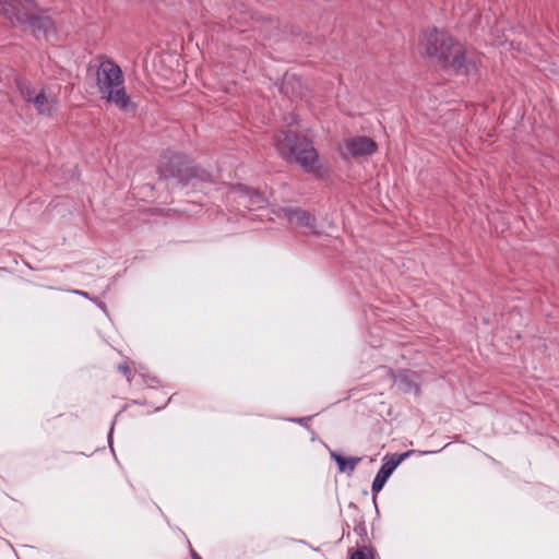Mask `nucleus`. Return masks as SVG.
I'll use <instances>...</instances> for the list:
<instances>
[{
	"label": "nucleus",
	"instance_id": "obj_1",
	"mask_svg": "<svg viewBox=\"0 0 559 559\" xmlns=\"http://www.w3.org/2000/svg\"><path fill=\"white\" fill-rule=\"evenodd\" d=\"M0 10L13 25L31 31L37 39L55 37L52 21L32 0H0Z\"/></svg>",
	"mask_w": 559,
	"mask_h": 559
},
{
	"label": "nucleus",
	"instance_id": "obj_2",
	"mask_svg": "<svg viewBox=\"0 0 559 559\" xmlns=\"http://www.w3.org/2000/svg\"><path fill=\"white\" fill-rule=\"evenodd\" d=\"M419 45L424 53L443 60L456 72L469 71L465 49L461 44L454 43L448 34L437 29L427 31L423 34Z\"/></svg>",
	"mask_w": 559,
	"mask_h": 559
},
{
	"label": "nucleus",
	"instance_id": "obj_3",
	"mask_svg": "<svg viewBox=\"0 0 559 559\" xmlns=\"http://www.w3.org/2000/svg\"><path fill=\"white\" fill-rule=\"evenodd\" d=\"M96 85L100 97L122 111H132L135 105L124 88L121 69L110 60L103 61L96 71Z\"/></svg>",
	"mask_w": 559,
	"mask_h": 559
},
{
	"label": "nucleus",
	"instance_id": "obj_4",
	"mask_svg": "<svg viewBox=\"0 0 559 559\" xmlns=\"http://www.w3.org/2000/svg\"><path fill=\"white\" fill-rule=\"evenodd\" d=\"M275 146L285 159L298 163L305 170L314 173L319 169L316 150L306 138H299L296 131H281L275 138Z\"/></svg>",
	"mask_w": 559,
	"mask_h": 559
},
{
	"label": "nucleus",
	"instance_id": "obj_5",
	"mask_svg": "<svg viewBox=\"0 0 559 559\" xmlns=\"http://www.w3.org/2000/svg\"><path fill=\"white\" fill-rule=\"evenodd\" d=\"M20 93L25 102L34 105L39 115L50 116L59 106V87L57 86L35 88L20 84Z\"/></svg>",
	"mask_w": 559,
	"mask_h": 559
},
{
	"label": "nucleus",
	"instance_id": "obj_6",
	"mask_svg": "<svg viewBox=\"0 0 559 559\" xmlns=\"http://www.w3.org/2000/svg\"><path fill=\"white\" fill-rule=\"evenodd\" d=\"M229 195L239 205L249 210L261 209L266 203L265 198L260 192L242 186L234 188Z\"/></svg>",
	"mask_w": 559,
	"mask_h": 559
},
{
	"label": "nucleus",
	"instance_id": "obj_7",
	"mask_svg": "<svg viewBox=\"0 0 559 559\" xmlns=\"http://www.w3.org/2000/svg\"><path fill=\"white\" fill-rule=\"evenodd\" d=\"M412 454L413 451H407L399 455H393L381 466L372 483L373 495H377L383 488L384 484L386 483L391 474L394 472V469Z\"/></svg>",
	"mask_w": 559,
	"mask_h": 559
},
{
	"label": "nucleus",
	"instance_id": "obj_8",
	"mask_svg": "<svg viewBox=\"0 0 559 559\" xmlns=\"http://www.w3.org/2000/svg\"><path fill=\"white\" fill-rule=\"evenodd\" d=\"M284 215L288 222L296 228H300L307 234H319L314 217L300 209H285Z\"/></svg>",
	"mask_w": 559,
	"mask_h": 559
},
{
	"label": "nucleus",
	"instance_id": "obj_9",
	"mask_svg": "<svg viewBox=\"0 0 559 559\" xmlns=\"http://www.w3.org/2000/svg\"><path fill=\"white\" fill-rule=\"evenodd\" d=\"M348 152L354 156H364L376 151V143L366 136H358L346 142Z\"/></svg>",
	"mask_w": 559,
	"mask_h": 559
},
{
	"label": "nucleus",
	"instance_id": "obj_10",
	"mask_svg": "<svg viewBox=\"0 0 559 559\" xmlns=\"http://www.w3.org/2000/svg\"><path fill=\"white\" fill-rule=\"evenodd\" d=\"M331 456L337 463L341 473H353L354 469L356 468L357 463L360 461V459L358 457H343L342 455L335 452H331Z\"/></svg>",
	"mask_w": 559,
	"mask_h": 559
},
{
	"label": "nucleus",
	"instance_id": "obj_11",
	"mask_svg": "<svg viewBox=\"0 0 559 559\" xmlns=\"http://www.w3.org/2000/svg\"><path fill=\"white\" fill-rule=\"evenodd\" d=\"M160 173L164 177H175L180 174L179 169L168 168L164 163L160 165Z\"/></svg>",
	"mask_w": 559,
	"mask_h": 559
},
{
	"label": "nucleus",
	"instance_id": "obj_12",
	"mask_svg": "<svg viewBox=\"0 0 559 559\" xmlns=\"http://www.w3.org/2000/svg\"><path fill=\"white\" fill-rule=\"evenodd\" d=\"M352 559H367L364 551L358 550L352 555Z\"/></svg>",
	"mask_w": 559,
	"mask_h": 559
},
{
	"label": "nucleus",
	"instance_id": "obj_13",
	"mask_svg": "<svg viewBox=\"0 0 559 559\" xmlns=\"http://www.w3.org/2000/svg\"><path fill=\"white\" fill-rule=\"evenodd\" d=\"M119 369L121 370V372H123L124 374L128 373L129 371V368L127 366H120Z\"/></svg>",
	"mask_w": 559,
	"mask_h": 559
},
{
	"label": "nucleus",
	"instance_id": "obj_14",
	"mask_svg": "<svg viewBox=\"0 0 559 559\" xmlns=\"http://www.w3.org/2000/svg\"><path fill=\"white\" fill-rule=\"evenodd\" d=\"M73 293H75V294H78V295L85 296V297L87 296V294H86V293L81 292V290H73Z\"/></svg>",
	"mask_w": 559,
	"mask_h": 559
},
{
	"label": "nucleus",
	"instance_id": "obj_15",
	"mask_svg": "<svg viewBox=\"0 0 559 559\" xmlns=\"http://www.w3.org/2000/svg\"><path fill=\"white\" fill-rule=\"evenodd\" d=\"M193 559H201L194 551H192Z\"/></svg>",
	"mask_w": 559,
	"mask_h": 559
}]
</instances>
